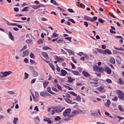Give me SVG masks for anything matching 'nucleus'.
<instances>
[{
  "label": "nucleus",
  "mask_w": 124,
  "mask_h": 124,
  "mask_svg": "<svg viewBox=\"0 0 124 124\" xmlns=\"http://www.w3.org/2000/svg\"><path fill=\"white\" fill-rule=\"evenodd\" d=\"M54 110H55L56 113H61V112H62L63 110L65 108L64 107H61V106H56L54 108H51Z\"/></svg>",
  "instance_id": "1"
},
{
  "label": "nucleus",
  "mask_w": 124,
  "mask_h": 124,
  "mask_svg": "<svg viewBox=\"0 0 124 124\" xmlns=\"http://www.w3.org/2000/svg\"><path fill=\"white\" fill-rule=\"evenodd\" d=\"M71 113V108H67L65 109V110L63 112L62 115L63 117L65 118H66L67 117H68L69 115H70V113Z\"/></svg>",
  "instance_id": "2"
},
{
  "label": "nucleus",
  "mask_w": 124,
  "mask_h": 124,
  "mask_svg": "<svg viewBox=\"0 0 124 124\" xmlns=\"http://www.w3.org/2000/svg\"><path fill=\"white\" fill-rule=\"evenodd\" d=\"M116 93L118 94L119 98H120V99H121L122 100H124V93H123V92L121 91L120 90H117L116 91Z\"/></svg>",
  "instance_id": "3"
},
{
  "label": "nucleus",
  "mask_w": 124,
  "mask_h": 124,
  "mask_svg": "<svg viewBox=\"0 0 124 124\" xmlns=\"http://www.w3.org/2000/svg\"><path fill=\"white\" fill-rule=\"evenodd\" d=\"M93 68H94V71L99 72V71H102V70H103V67H98L96 65H95L93 66Z\"/></svg>",
  "instance_id": "4"
},
{
  "label": "nucleus",
  "mask_w": 124,
  "mask_h": 124,
  "mask_svg": "<svg viewBox=\"0 0 124 124\" xmlns=\"http://www.w3.org/2000/svg\"><path fill=\"white\" fill-rule=\"evenodd\" d=\"M12 73V72L11 71H5V72H1V74L4 75V78H5V77H7V76H9L10 74Z\"/></svg>",
  "instance_id": "5"
},
{
  "label": "nucleus",
  "mask_w": 124,
  "mask_h": 124,
  "mask_svg": "<svg viewBox=\"0 0 124 124\" xmlns=\"http://www.w3.org/2000/svg\"><path fill=\"white\" fill-rule=\"evenodd\" d=\"M104 71L108 73V74H111V73H112V70L109 67H106L105 68Z\"/></svg>",
  "instance_id": "6"
},
{
  "label": "nucleus",
  "mask_w": 124,
  "mask_h": 124,
  "mask_svg": "<svg viewBox=\"0 0 124 124\" xmlns=\"http://www.w3.org/2000/svg\"><path fill=\"white\" fill-rule=\"evenodd\" d=\"M61 71L60 76H65L67 74V72L64 69H62Z\"/></svg>",
  "instance_id": "7"
},
{
  "label": "nucleus",
  "mask_w": 124,
  "mask_h": 124,
  "mask_svg": "<svg viewBox=\"0 0 124 124\" xmlns=\"http://www.w3.org/2000/svg\"><path fill=\"white\" fill-rule=\"evenodd\" d=\"M29 54H30V52L29 51V50L27 49L25 51H24L22 58H24V57H27V56Z\"/></svg>",
  "instance_id": "8"
},
{
  "label": "nucleus",
  "mask_w": 124,
  "mask_h": 124,
  "mask_svg": "<svg viewBox=\"0 0 124 124\" xmlns=\"http://www.w3.org/2000/svg\"><path fill=\"white\" fill-rule=\"evenodd\" d=\"M110 104H111V102L109 99L107 100L106 103H104V105L105 106H106V107H107V108H108V107H110Z\"/></svg>",
  "instance_id": "9"
},
{
  "label": "nucleus",
  "mask_w": 124,
  "mask_h": 124,
  "mask_svg": "<svg viewBox=\"0 0 124 124\" xmlns=\"http://www.w3.org/2000/svg\"><path fill=\"white\" fill-rule=\"evenodd\" d=\"M79 113V109L78 110H74L73 111H72V114H73V115H74V117L75 116H77Z\"/></svg>",
  "instance_id": "10"
},
{
  "label": "nucleus",
  "mask_w": 124,
  "mask_h": 124,
  "mask_svg": "<svg viewBox=\"0 0 124 124\" xmlns=\"http://www.w3.org/2000/svg\"><path fill=\"white\" fill-rule=\"evenodd\" d=\"M82 74L83 76H85V77H90L91 75L89 73L86 72V71H83Z\"/></svg>",
  "instance_id": "11"
},
{
  "label": "nucleus",
  "mask_w": 124,
  "mask_h": 124,
  "mask_svg": "<svg viewBox=\"0 0 124 124\" xmlns=\"http://www.w3.org/2000/svg\"><path fill=\"white\" fill-rule=\"evenodd\" d=\"M104 54H108V55H112V52H111L110 50H109L108 49H106L104 51Z\"/></svg>",
  "instance_id": "12"
},
{
  "label": "nucleus",
  "mask_w": 124,
  "mask_h": 124,
  "mask_svg": "<svg viewBox=\"0 0 124 124\" xmlns=\"http://www.w3.org/2000/svg\"><path fill=\"white\" fill-rule=\"evenodd\" d=\"M42 55L45 58L46 60H49V57L48 56V54L46 52H42Z\"/></svg>",
  "instance_id": "13"
},
{
  "label": "nucleus",
  "mask_w": 124,
  "mask_h": 124,
  "mask_svg": "<svg viewBox=\"0 0 124 124\" xmlns=\"http://www.w3.org/2000/svg\"><path fill=\"white\" fill-rule=\"evenodd\" d=\"M109 62L110 63H112V64H115L116 63V60L114 58H111L109 60Z\"/></svg>",
  "instance_id": "14"
},
{
  "label": "nucleus",
  "mask_w": 124,
  "mask_h": 124,
  "mask_svg": "<svg viewBox=\"0 0 124 124\" xmlns=\"http://www.w3.org/2000/svg\"><path fill=\"white\" fill-rule=\"evenodd\" d=\"M74 81H75V79L72 78L71 77H68V82H69V83H73Z\"/></svg>",
  "instance_id": "15"
},
{
  "label": "nucleus",
  "mask_w": 124,
  "mask_h": 124,
  "mask_svg": "<svg viewBox=\"0 0 124 124\" xmlns=\"http://www.w3.org/2000/svg\"><path fill=\"white\" fill-rule=\"evenodd\" d=\"M9 38H10L11 40H14V36H13V35H12V33L10 31L9 32Z\"/></svg>",
  "instance_id": "16"
},
{
  "label": "nucleus",
  "mask_w": 124,
  "mask_h": 124,
  "mask_svg": "<svg viewBox=\"0 0 124 124\" xmlns=\"http://www.w3.org/2000/svg\"><path fill=\"white\" fill-rule=\"evenodd\" d=\"M47 93H51V94H55V93H54L53 92H52V90H51V87L47 88Z\"/></svg>",
  "instance_id": "17"
},
{
  "label": "nucleus",
  "mask_w": 124,
  "mask_h": 124,
  "mask_svg": "<svg viewBox=\"0 0 124 124\" xmlns=\"http://www.w3.org/2000/svg\"><path fill=\"white\" fill-rule=\"evenodd\" d=\"M50 2H51V3H53V4H54V5L59 6V4L58 3H57V2H56V0H51Z\"/></svg>",
  "instance_id": "18"
},
{
  "label": "nucleus",
  "mask_w": 124,
  "mask_h": 124,
  "mask_svg": "<svg viewBox=\"0 0 124 124\" xmlns=\"http://www.w3.org/2000/svg\"><path fill=\"white\" fill-rule=\"evenodd\" d=\"M32 95L33 99L34 101H35V102H37V101H38V100H39V98L34 97V94H32Z\"/></svg>",
  "instance_id": "19"
},
{
  "label": "nucleus",
  "mask_w": 124,
  "mask_h": 124,
  "mask_svg": "<svg viewBox=\"0 0 124 124\" xmlns=\"http://www.w3.org/2000/svg\"><path fill=\"white\" fill-rule=\"evenodd\" d=\"M71 73H73L74 75H79V73L78 71H73L72 70Z\"/></svg>",
  "instance_id": "20"
},
{
  "label": "nucleus",
  "mask_w": 124,
  "mask_h": 124,
  "mask_svg": "<svg viewBox=\"0 0 124 124\" xmlns=\"http://www.w3.org/2000/svg\"><path fill=\"white\" fill-rule=\"evenodd\" d=\"M46 92H42L40 93V95L41 96H43L44 97H46Z\"/></svg>",
  "instance_id": "21"
},
{
  "label": "nucleus",
  "mask_w": 124,
  "mask_h": 124,
  "mask_svg": "<svg viewBox=\"0 0 124 124\" xmlns=\"http://www.w3.org/2000/svg\"><path fill=\"white\" fill-rule=\"evenodd\" d=\"M49 65L52 68V70L55 71V66L52 63H49Z\"/></svg>",
  "instance_id": "22"
},
{
  "label": "nucleus",
  "mask_w": 124,
  "mask_h": 124,
  "mask_svg": "<svg viewBox=\"0 0 124 124\" xmlns=\"http://www.w3.org/2000/svg\"><path fill=\"white\" fill-rule=\"evenodd\" d=\"M4 76L1 73V72L0 73V80H4Z\"/></svg>",
  "instance_id": "23"
},
{
  "label": "nucleus",
  "mask_w": 124,
  "mask_h": 124,
  "mask_svg": "<svg viewBox=\"0 0 124 124\" xmlns=\"http://www.w3.org/2000/svg\"><path fill=\"white\" fill-rule=\"evenodd\" d=\"M33 76L34 77H37L38 76V73L35 71L33 72Z\"/></svg>",
  "instance_id": "24"
},
{
  "label": "nucleus",
  "mask_w": 124,
  "mask_h": 124,
  "mask_svg": "<svg viewBox=\"0 0 124 124\" xmlns=\"http://www.w3.org/2000/svg\"><path fill=\"white\" fill-rule=\"evenodd\" d=\"M96 50L98 53H101V54H104V50L102 49H99L98 48H96Z\"/></svg>",
  "instance_id": "25"
},
{
  "label": "nucleus",
  "mask_w": 124,
  "mask_h": 124,
  "mask_svg": "<svg viewBox=\"0 0 124 124\" xmlns=\"http://www.w3.org/2000/svg\"><path fill=\"white\" fill-rule=\"evenodd\" d=\"M43 50H52V49L50 47H49V46H44L43 47Z\"/></svg>",
  "instance_id": "26"
},
{
  "label": "nucleus",
  "mask_w": 124,
  "mask_h": 124,
  "mask_svg": "<svg viewBox=\"0 0 124 124\" xmlns=\"http://www.w3.org/2000/svg\"><path fill=\"white\" fill-rule=\"evenodd\" d=\"M67 53L70 54V55H72V56L74 55V52L72 51V50L69 49L68 50V51H67Z\"/></svg>",
  "instance_id": "27"
},
{
  "label": "nucleus",
  "mask_w": 124,
  "mask_h": 124,
  "mask_svg": "<svg viewBox=\"0 0 124 124\" xmlns=\"http://www.w3.org/2000/svg\"><path fill=\"white\" fill-rule=\"evenodd\" d=\"M84 19L86 20V21H90L91 20V17L88 16H84Z\"/></svg>",
  "instance_id": "28"
},
{
  "label": "nucleus",
  "mask_w": 124,
  "mask_h": 124,
  "mask_svg": "<svg viewBox=\"0 0 124 124\" xmlns=\"http://www.w3.org/2000/svg\"><path fill=\"white\" fill-rule=\"evenodd\" d=\"M59 36V35L55 32L53 33L51 37L52 38H54V37H58Z\"/></svg>",
  "instance_id": "29"
},
{
  "label": "nucleus",
  "mask_w": 124,
  "mask_h": 124,
  "mask_svg": "<svg viewBox=\"0 0 124 124\" xmlns=\"http://www.w3.org/2000/svg\"><path fill=\"white\" fill-rule=\"evenodd\" d=\"M68 93H70V94H72L74 96H77V94L75 93H74V92L70 91V92H68Z\"/></svg>",
  "instance_id": "30"
},
{
  "label": "nucleus",
  "mask_w": 124,
  "mask_h": 124,
  "mask_svg": "<svg viewBox=\"0 0 124 124\" xmlns=\"http://www.w3.org/2000/svg\"><path fill=\"white\" fill-rule=\"evenodd\" d=\"M65 100L66 102H67V103H69V104L72 103V101H71L70 99L68 98H65Z\"/></svg>",
  "instance_id": "31"
},
{
  "label": "nucleus",
  "mask_w": 124,
  "mask_h": 124,
  "mask_svg": "<svg viewBox=\"0 0 124 124\" xmlns=\"http://www.w3.org/2000/svg\"><path fill=\"white\" fill-rule=\"evenodd\" d=\"M28 9H30V7H24V8L22 10V12H25V11L27 12V11H28Z\"/></svg>",
  "instance_id": "32"
},
{
  "label": "nucleus",
  "mask_w": 124,
  "mask_h": 124,
  "mask_svg": "<svg viewBox=\"0 0 124 124\" xmlns=\"http://www.w3.org/2000/svg\"><path fill=\"white\" fill-rule=\"evenodd\" d=\"M76 100L77 101H81V97L79 95L77 96L76 97Z\"/></svg>",
  "instance_id": "33"
},
{
  "label": "nucleus",
  "mask_w": 124,
  "mask_h": 124,
  "mask_svg": "<svg viewBox=\"0 0 124 124\" xmlns=\"http://www.w3.org/2000/svg\"><path fill=\"white\" fill-rule=\"evenodd\" d=\"M48 84H49V82H48V81H45L43 83L44 88H46V87H47V86H48Z\"/></svg>",
  "instance_id": "34"
},
{
  "label": "nucleus",
  "mask_w": 124,
  "mask_h": 124,
  "mask_svg": "<svg viewBox=\"0 0 124 124\" xmlns=\"http://www.w3.org/2000/svg\"><path fill=\"white\" fill-rule=\"evenodd\" d=\"M24 76H25V77H24L25 80H27V79H28V78H29V74L25 72L24 73Z\"/></svg>",
  "instance_id": "35"
},
{
  "label": "nucleus",
  "mask_w": 124,
  "mask_h": 124,
  "mask_svg": "<svg viewBox=\"0 0 124 124\" xmlns=\"http://www.w3.org/2000/svg\"><path fill=\"white\" fill-rule=\"evenodd\" d=\"M56 42H57V43H62V44H63V39H59L56 41Z\"/></svg>",
  "instance_id": "36"
},
{
  "label": "nucleus",
  "mask_w": 124,
  "mask_h": 124,
  "mask_svg": "<svg viewBox=\"0 0 124 124\" xmlns=\"http://www.w3.org/2000/svg\"><path fill=\"white\" fill-rule=\"evenodd\" d=\"M34 121H35V122H36V121H37V122H40V119L39 118V117H38V116H37V117L34 118Z\"/></svg>",
  "instance_id": "37"
},
{
  "label": "nucleus",
  "mask_w": 124,
  "mask_h": 124,
  "mask_svg": "<svg viewBox=\"0 0 124 124\" xmlns=\"http://www.w3.org/2000/svg\"><path fill=\"white\" fill-rule=\"evenodd\" d=\"M119 84H120V85H124V81L122 80V78H119Z\"/></svg>",
  "instance_id": "38"
},
{
  "label": "nucleus",
  "mask_w": 124,
  "mask_h": 124,
  "mask_svg": "<svg viewBox=\"0 0 124 124\" xmlns=\"http://www.w3.org/2000/svg\"><path fill=\"white\" fill-rule=\"evenodd\" d=\"M65 39H66L67 40H69L70 42H72V41H71V39H72V37H67L65 38Z\"/></svg>",
  "instance_id": "39"
},
{
  "label": "nucleus",
  "mask_w": 124,
  "mask_h": 124,
  "mask_svg": "<svg viewBox=\"0 0 124 124\" xmlns=\"http://www.w3.org/2000/svg\"><path fill=\"white\" fill-rule=\"evenodd\" d=\"M18 120H19V119H18V118H17V117L15 118L14 119L13 123L15 124H17V122H18Z\"/></svg>",
  "instance_id": "40"
},
{
  "label": "nucleus",
  "mask_w": 124,
  "mask_h": 124,
  "mask_svg": "<svg viewBox=\"0 0 124 124\" xmlns=\"http://www.w3.org/2000/svg\"><path fill=\"white\" fill-rule=\"evenodd\" d=\"M114 48L115 50H118V51H124V48H123V47L118 48L114 47Z\"/></svg>",
  "instance_id": "41"
},
{
  "label": "nucleus",
  "mask_w": 124,
  "mask_h": 124,
  "mask_svg": "<svg viewBox=\"0 0 124 124\" xmlns=\"http://www.w3.org/2000/svg\"><path fill=\"white\" fill-rule=\"evenodd\" d=\"M91 115H92V116H93V117H97V112H92L91 113Z\"/></svg>",
  "instance_id": "42"
},
{
  "label": "nucleus",
  "mask_w": 124,
  "mask_h": 124,
  "mask_svg": "<svg viewBox=\"0 0 124 124\" xmlns=\"http://www.w3.org/2000/svg\"><path fill=\"white\" fill-rule=\"evenodd\" d=\"M98 91H99V92H102V91H103V90H104V88H103V87H102V86H100L98 88Z\"/></svg>",
  "instance_id": "43"
},
{
  "label": "nucleus",
  "mask_w": 124,
  "mask_h": 124,
  "mask_svg": "<svg viewBox=\"0 0 124 124\" xmlns=\"http://www.w3.org/2000/svg\"><path fill=\"white\" fill-rule=\"evenodd\" d=\"M26 43H28V44H30L31 43V42H32V40H26Z\"/></svg>",
  "instance_id": "44"
},
{
  "label": "nucleus",
  "mask_w": 124,
  "mask_h": 124,
  "mask_svg": "<svg viewBox=\"0 0 124 124\" xmlns=\"http://www.w3.org/2000/svg\"><path fill=\"white\" fill-rule=\"evenodd\" d=\"M73 41H75V44H78L79 42H80L79 41L77 40L76 39L73 38Z\"/></svg>",
  "instance_id": "45"
},
{
  "label": "nucleus",
  "mask_w": 124,
  "mask_h": 124,
  "mask_svg": "<svg viewBox=\"0 0 124 124\" xmlns=\"http://www.w3.org/2000/svg\"><path fill=\"white\" fill-rule=\"evenodd\" d=\"M31 7L32 8H33V9H38V8H39L38 6H35V5H32Z\"/></svg>",
  "instance_id": "46"
},
{
  "label": "nucleus",
  "mask_w": 124,
  "mask_h": 124,
  "mask_svg": "<svg viewBox=\"0 0 124 124\" xmlns=\"http://www.w3.org/2000/svg\"><path fill=\"white\" fill-rule=\"evenodd\" d=\"M55 121H61V120H62V118L60 116H57L55 118Z\"/></svg>",
  "instance_id": "47"
},
{
  "label": "nucleus",
  "mask_w": 124,
  "mask_h": 124,
  "mask_svg": "<svg viewBox=\"0 0 124 124\" xmlns=\"http://www.w3.org/2000/svg\"><path fill=\"white\" fill-rule=\"evenodd\" d=\"M67 11L70 12V13H74V11L72 9H68Z\"/></svg>",
  "instance_id": "48"
},
{
  "label": "nucleus",
  "mask_w": 124,
  "mask_h": 124,
  "mask_svg": "<svg viewBox=\"0 0 124 124\" xmlns=\"http://www.w3.org/2000/svg\"><path fill=\"white\" fill-rule=\"evenodd\" d=\"M70 64H71V65L72 66V68L73 69H75V68H76V67H75V65H74V64H73V63L71 62Z\"/></svg>",
  "instance_id": "49"
},
{
  "label": "nucleus",
  "mask_w": 124,
  "mask_h": 124,
  "mask_svg": "<svg viewBox=\"0 0 124 124\" xmlns=\"http://www.w3.org/2000/svg\"><path fill=\"white\" fill-rule=\"evenodd\" d=\"M56 86L58 89V90H60V91H62V87L58 84H56Z\"/></svg>",
  "instance_id": "50"
},
{
  "label": "nucleus",
  "mask_w": 124,
  "mask_h": 124,
  "mask_svg": "<svg viewBox=\"0 0 124 124\" xmlns=\"http://www.w3.org/2000/svg\"><path fill=\"white\" fill-rule=\"evenodd\" d=\"M68 21L71 22V23H73V24H75V21H74L73 19H69Z\"/></svg>",
  "instance_id": "51"
},
{
  "label": "nucleus",
  "mask_w": 124,
  "mask_h": 124,
  "mask_svg": "<svg viewBox=\"0 0 124 124\" xmlns=\"http://www.w3.org/2000/svg\"><path fill=\"white\" fill-rule=\"evenodd\" d=\"M14 10L15 12H19V8L18 7L14 8Z\"/></svg>",
  "instance_id": "52"
},
{
  "label": "nucleus",
  "mask_w": 124,
  "mask_h": 124,
  "mask_svg": "<svg viewBox=\"0 0 124 124\" xmlns=\"http://www.w3.org/2000/svg\"><path fill=\"white\" fill-rule=\"evenodd\" d=\"M35 95L36 97L39 98V93H38V92L36 91L35 92Z\"/></svg>",
  "instance_id": "53"
},
{
  "label": "nucleus",
  "mask_w": 124,
  "mask_h": 124,
  "mask_svg": "<svg viewBox=\"0 0 124 124\" xmlns=\"http://www.w3.org/2000/svg\"><path fill=\"white\" fill-rule=\"evenodd\" d=\"M106 82H107L108 83H109L110 84H111V83H112V80L109 78H107L106 80Z\"/></svg>",
  "instance_id": "54"
},
{
  "label": "nucleus",
  "mask_w": 124,
  "mask_h": 124,
  "mask_svg": "<svg viewBox=\"0 0 124 124\" xmlns=\"http://www.w3.org/2000/svg\"><path fill=\"white\" fill-rule=\"evenodd\" d=\"M117 119H119V122H121V121H122V120H124V117L118 116Z\"/></svg>",
  "instance_id": "55"
},
{
  "label": "nucleus",
  "mask_w": 124,
  "mask_h": 124,
  "mask_svg": "<svg viewBox=\"0 0 124 124\" xmlns=\"http://www.w3.org/2000/svg\"><path fill=\"white\" fill-rule=\"evenodd\" d=\"M118 98L117 96H115L114 98L112 99V101H118Z\"/></svg>",
  "instance_id": "56"
},
{
  "label": "nucleus",
  "mask_w": 124,
  "mask_h": 124,
  "mask_svg": "<svg viewBox=\"0 0 124 124\" xmlns=\"http://www.w3.org/2000/svg\"><path fill=\"white\" fill-rule=\"evenodd\" d=\"M118 108H119V110H120V111H122V112H123V111H124V109H123V107H122L121 105L118 106Z\"/></svg>",
  "instance_id": "57"
},
{
  "label": "nucleus",
  "mask_w": 124,
  "mask_h": 124,
  "mask_svg": "<svg viewBox=\"0 0 124 124\" xmlns=\"http://www.w3.org/2000/svg\"><path fill=\"white\" fill-rule=\"evenodd\" d=\"M30 57L31 58V59H34V58H35V56H34V54L31 53Z\"/></svg>",
  "instance_id": "58"
},
{
  "label": "nucleus",
  "mask_w": 124,
  "mask_h": 124,
  "mask_svg": "<svg viewBox=\"0 0 124 124\" xmlns=\"http://www.w3.org/2000/svg\"><path fill=\"white\" fill-rule=\"evenodd\" d=\"M98 21H99V22H100V23H101V24H103V23H104V20H103V19H102L99 18V19H98Z\"/></svg>",
  "instance_id": "59"
},
{
  "label": "nucleus",
  "mask_w": 124,
  "mask_h": 124,
  "mask_svg": "<svg viewBox=\"0 0 124 124\" xmlns=\"http://www.w3.org/2000/svg\"><path fill=\"white\" fill-rule=\"evenodd\" d=\"M38 43L39 44H42V43H43V41L42 40V39H39L38 41Z\"/></svg>",
  "instance_id": "60"
},
{
  "label": "nucleus",
  "mask_w": 124,
  "mask_h": 124,
  "mask_svg": "<svg viewBox=\"0 0 124 124\" xmlns=\"http://www.w3.org/2000/svg\"><path fill=\"white\" fill-rule=\"evenodd\" d=\"M7 93H9V94H14V93H15L13 91H8Z\"/></svg>",
  "instance_id": "61"
},
{
  "label": "nucleus",
  "mask_w": 124,
  "mask_h": 124,
  "mask_svg": "<svg viewBox=\"0 0 124 124\" xmlns=\"http://www.w3.org/2000/svg\"><path fill=\"white\" fill-rule=\"evenodd\" d=\"M69 119H71V118H73L74 116L72 113L70 114L69 116H67Z\"/></svg>",
  "instance_id": "62"
},
{
  "label": "nucleus",
  "mask_w": 124,
  "mask_h": 124,
  "mask_svg": "<svg viewBox=\"0 0 124 124\" xmlns=\"http://www.w3.org/2000/svg\"><path fill=\"white\" fill-rule=\"evenodd\" d=\"M38 7L39 8H40V7H46V5L41 4L39 5H38Z\"/></svg>",
  "instance_id": "63"
},
{
  "label": "nucleus",
  "mask_w": 124,
  "mask_h": 124,
  "mask_svg": "<svg viewBox=\"0 0 124 124\" xmlns=\"http://www.w3.org/2000/svg\"><path fill=\"white\" fill-rule=\"evenodd\" d=\"M27 47L28 46H23L22 47V48L21 49V50L20 51H24V50H26V49H27Z\"/></svg>",
  "instance_id": "64"
}]
</instances>
